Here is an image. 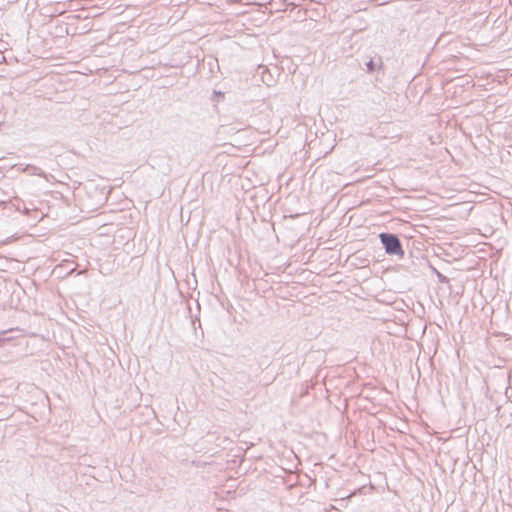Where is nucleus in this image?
Returning a JSON list of instances; mask_svg holds the SVG:
<instances>
[{"mask_svg": "<svg viewBox=\"0 0 512 512\" xmlns=\"http://www.w3.org/2000/svg\"><path fill=\"white\" fill-rule=\"evenodd\" d=\"M380 239L382 244L385 247V250L390 255H400L403 254V250L401 247L400 240L394 234L382 233L380 235Z\"/></svg>", "mask_w": 512, "mask_h": 512, "instance_id": "f257e3e1", "label": "nucleus"}]
</instances>
